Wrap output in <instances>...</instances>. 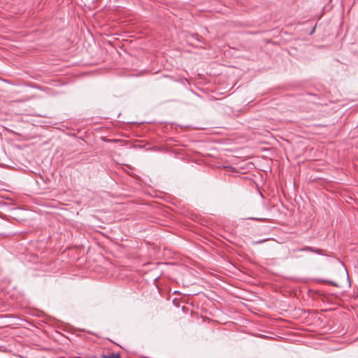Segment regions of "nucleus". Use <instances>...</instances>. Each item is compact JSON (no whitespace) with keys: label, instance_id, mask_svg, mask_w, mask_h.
Returning a JSON list of instances; mask_svg holds the SVG:
<instances>
[{"label":"nucleus","instance_id":"1","mask_svg":"<svg viewBox=\"0 0 358 358\" xmlns=\"http://www.w3.org/2000/svg\"><path fill=\"white\" fill-rule=\"evenodd\" d=\"M295 251H301V252H315L317 255H324V252H323V250L322 249H319V248H315L313 247H310V246H305L303 248H297L295 250Z\"/></svg>","mask_w":358,"mask_h":358},{"label":"nucleus","instance_id":"2","mask_svg":"<svg viewBox=\"0 0 358 358\" xmlns=\"http://www.w3.org/2000/svg\"><path fill=\"white\" fill-rule=\"evenodd\" d=\"M101 358H121L119 354L110 352L108 355H102Z\"/></svg>","mask_w":358,"mask_h":358},{"label":"nucleus","instance_id":"3","mask_svg":"<svg viewBox=\"0 0 358 358\" xmlns=\"http://www.w3.org/2000/svg\"><path fill=\"white\" fill-rule=\"evenodd\" d=\"M317 282H321V283H328L333 286H337V284L333 281L331 280H322V279H318L317 280Z\"/></svg>","mask_w":358,"mask_h":358},{"label":"nucleus","instance_id":"4","mask_svg":"<svg viewBox=\"0 0 358 358\" xmlns=\"http://www.w3.org/2000/svg\"><path fill=\"white\" fill-rule=\"evenodd\" d=\"M264 241H265V240H262V241H259L255 242V243H263Z\"/></svg>","mask_w":358,"mask_h":358},{"label":"nucleus","instance_id":"5","mask_svg":"<svg viewBox=\"0 0 358 358\" xmlns=\"http://www.w3.org/2000/svg\"><path fill=\"white\" fill-rule=\"evenodd\" d=\"M252 220H259V219L258 218H251Z\"/></svg>","mask_w":358,"mask_h":358}]
</instances>
